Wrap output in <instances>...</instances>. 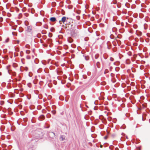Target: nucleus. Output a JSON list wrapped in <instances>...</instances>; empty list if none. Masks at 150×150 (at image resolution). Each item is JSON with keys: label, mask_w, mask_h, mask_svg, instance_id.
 I'll list each match as a JSON object with an SVG mask.
<instances>
[{"label": "nucleus", "mask_w": 150, "mask_h": 150, "mask_svg": "<svg viewBox=\"0 0 150 150\" xmlns=\"http://www.w3.org/2000/svg\"><path fill=\"white\" fill-rule=\"evenodd\" d=\"M25 47L26 48L28 49V48H30V46L28 45H25Z\"/></svg>", "instance_id": "obj_13"}, {"label": "nucleus", "mask_w": 150, "mask_h": 150, "mask_svg": "<svg viewBox=\"0 0 150 150\" xmlns=\"http://www.w3.org/2000/svg\"><path fill=\"white\" fill-rule=\"evenodd\" d=\"M61 22V21H59V23L61 24L60 23V22Z\"/></svg>", "instance_id": "obj_25"}, {"label": "nucleus", "mask_w": 150, "mask_h": 150, "mask_svg": "<svg viewBox=\"0 0 150 150\" xmlns=\"http://www.w3.org/2000/svg\"><path fill=\"white\" fill-rule=\"evenodd\" d=\"M9 41V39L8 38L6 39V40H5V42H7Z\"/></svg>", "instance_id": "obj_17"}, {"label": "nucleus", "mask_w": 150, "mask_h": 150, "mask_svg": "<svg viewBox=\"0 0 150 150\" xmlns=\"http://www.w3.org/2000/svg\"><path fill=\"white\" fill-rule=\"evenodd\" d=\"M26 30L28 32H30L32 30V27L31 26H28L27 27Z\"/></svg>", "instance_id": "obj_2"}, {"label": "nucleus", "mask_w": 150, "mask_h": 150, "mask_svg": "<svg viewBox=\"0 0 150 150\" xmlns=\"http://www.w3.org/2000/svg\"><path fill=\"white\" fill-rule=\"evenodd\" d=\"M84 57L86 60H88L89 59V57L88 56H85Z\"/></svg>", "instance_id": "obj_7"}, {"label": "nucleus", "mask_w": 150, "mask_h": 150, "mask_svg": "<svg viewBox=\"0 0 150 150\" xmlns=\"http://www.w3.org/2000/svg\"><path fill=\"white\" fill-rule=\"evenodd\" d=\"M30 53V51L29 50H27L26 51V53L27 54H29Z\"/></svg>", "instance_id": "obj_11"}, {"label": "nucleus", "mask_w": 150, "mask_h": 150, "mask_svg": "<svg viewBox=\"0 0 150 150\" xmlns=\"http://www.w3.org/2000/svg\"><path fill=\"white\" fill-rule=\"evenodd\" d=\"M44 27L45 28H46V29H47L48 28V26L46 25L44 26Z\"/></svg>", "instance_id": "obj_21"}, {"label": "nucleus", "mask_w": 150, "mask_h": 150, "mask_svg": "<svg viewBox=\"0 0 150 150\" xmlns=\"http://www.w3.org/2000/svg\"><path fill=\"white\" fill-rule=\"evenodd\" d=\"M66 20V17H64L62 18L61 21L63 23H64Z\"/></svg>", "instance_id": "obj_5"}, {"label": "nucleus", "mask_w": 150, "mask_h": 150, "mask_svg": "<svg viewBox=\"0 0 150 150\" xmlns=\"http://www.w3.org/2000/svg\"><path fill=\"white\" fill-rule=\"evenodd\" d=\"M113 59L112 58H110V60L112 61H113Z\"/></svg>", "instance_id": "obj_23"}, {"label": "nucleus", "mask_w": 150, "mask_h": 150, "mask_svg": "<svg viewBox=\"0 0 150 150\" xmlns=\"http://www.w3.org/2000/svg\"><path fill=\"white\" fill-rule=\"evenodd\" d=\"M68 41L70 43H71L72 42V40L71 39L70 40H69Z\"/></svg>", "instance_id": "obj_20"}, {"label": "nucleus", "mask_w": 150, "mask_h": 150, "mask_svg": "<svg viewBox=\"0 0 150 150\" xmlns=\"http://www.w3.org/2000/svg\"><path fill=\"white\" fill-rule=\"evenodd\" d=\"M52 113L54 115L56 113V111L55 110H52Z\"/></svg>", "instance_id": "obj_14"}, {"label": "nucleus", "mask_w": 150, "mask_h": 150, "mask_svg": "<svg viewBox=\"0 0 150 150\" xmlns=\"http://www.w3.org/2000/svg\"><path fill=\"white\" fill-rule=\"evenodd\" d=\"M25 25L27 26L28 24V22L27 21H25Z\"/></svg>", "instance_id": "obj_9"}, {"label": "nucleus", "mask_w": 150, "mask_h": 150, "mask_svg": "<svg viewBox=\"0 0 150 150\" xmlns=\"http://www.w3.org/2000/svg\"><path fill=\"white\" fill-rule=\"evenodd\" d=\"M96 65L97 67L98 68H99L100 67V63L99 62H97L96 63Z\"/></svg>", "instance_id": "obj_6"}, {"label": "nucleus", "mask_w": 150, "mask_h": 150, "mask_svg": "<svg viewBox=\"0 0 150 150\" xmlns=\"http://www.w3.org/2000/svg\"><path fill=\"white\" fill-rule=\"evenodd\" d=\"M28 86L30 88L31 87V83H29L28 84Z\"/></svg>", "instance_id": "obj_18"}, {"label": "nucleus", "mask_w": 150, "mask_h": 150, "mask_svg": "<svg viewBox=\"0 0 150 150\" xmlns=\"http://www.w3.org/2000/svg\"><path fill=\"white\" fill-rule=\"evenodd\" d=\"M48 115H50L49 114H48L47 115V117H48Z\"/></svg>", "instance_id": "obj_24"}, {"label": "nucleus", "mask_w": 150, "mask_h": 150, "mask_svg": "<svg viewBox=\"0 0 150 150\" xmlns=\"http://www.w3.org/2000/svg\"><path fill=\"white\" fill-rule=\"evenodd\" d=\"M15 50L17 51V52H18L19 51V50L17 48H15Z\"/></svg>", "instance_id": "obj_22"}, {"label": "nucleus", "mask_w": 150, "mask_h": 150, "mask_svg": "<svg viewBox=\"0 0 150 150\" xmlns=\"http://www.w3.org/2000/svg\"><path fill=\"white\" fill-rule=\"evenodd\" d=\"M50 20L52 22H54L56 21V19L55 17H52L50 18Z\"/></svg>", "instance_id": "obj_3"}, {"label": "nucleus", "mask_w": 150, "mask_h": 150, "mask_svg": "<svg viewBox=\"0 0 150 150\" xmlns=\"http://www.w3.org/2000/svg\"><path fill=\"white\" fill-rule=\"evenodd\" d=\"M66 49H67V48L66 47Z\"/></svg>", "instance_id": "obj_29"}, {"label": "nucleus", "mask_w": 150, "mask_h": 150, "mask_svg": "<svg viewBox=\"0 0 150 150\" xmlns=\"http://www.w3.org/2000/svg\"><path fill=\"white\" fill-rule=\"evenodd\" d=\"M44 118L45 116L43 115H40L39 117V120H43L44 119Z\"/></svg>", "instance_id": "obj_4"}, {"label": "nucleus", "mask_w": 150, "mask_h": 150, "mask_svg": "<svg viewBox=\"0 0 150 150\" xmlns=\"http://www.w3.org/2000/svg\"><path fill=\"white\" fill-rule=\"evenodd\" d=\"M66 49H67V48L66 47Z\"/></svg>", "instance_id": "obj_28"}, {"label": "nucleus", "mask_w": 150, "mask_h": 150, "mask_svg": "<svg viewBox=\"0 0 150 150\" xmlns=\"http://www.w3.org/2000/svg\"><path fill=\"white\" fill-rule=\"evenodd\" d=\"M3 21V18L1 17H0V21L2 22Z\"/></svg>", "instance_id": "obj_19"}, {"label": "nucleus", "mask_w": 150, "mask_h": 150, "mask_svg": "<svg viewBox=\"0 0 150 150\" xmlns=\"http://www.w3.org/2000/svg\"><path fill=\"white\" fill-rule=\"evenodd\" d=\"M47 128H49V127H48Z\"/></svg>", "instance_id": "obj_30"}, {"label": "nucleus", "mask_w": 150, "mask_h": 150, "mask_svg": "<svg viewBox=\"0 0 150 150\" xmlns=\"http://www.w3.org/2000/svg\"><path fill=\"white\" fill-rule=\"evenodd\" d=\"M48 135L50 138H53L54 137L55 134L53 132H50L49 133Z\"/></svg>", "instance_id": "obj_1"}, {"label": "nucleus", "mask_w": 150, "mask_h": 150, "mask_svg": "<svg viewBox=\"0 0 150 150\" xmlns=\"http://www.w3.org/2000/svg\"><path fill=\"white\" fill-rule=\"evenodd\" d=\"M71 46L72 47V45H71Z\"/></svg>", "instance_id": "obj_26"}, {"label": "nucleus", "mask_w": 150, "mask_h": 150, "mask_svg": "<svg viewBox=\"0 0 150 150\" xmlns=\"http://www.w3.org/2000/svg\"><path fill=\"white\" fill-rule=\"evenodd\" d=\"M60 139L62 141H63L65 139L64 137L63 136H61L60 137Z\"/></svg>", "instance_id": "obj_8"}, {"label": "nucleus", "mask_w": 150, "mask_h": 150, "mask_svg": "<svg viewBox=\"0 0 150 150\" xmlns=\"http://www.w3.org/2000/svg\"><path fill=\"white\" fill-rule=\"evenodd\" d=\"M13 67L15 68L17 67V64L16 63H13Z\"/></svg>", "instance_id": "obj_12"}, {"label": "nucleus", "mask_w": 150, "mask_h": 150, "mask_svg": "<svg viewBox=\"0 0 150 150\" xmlns=\"http://www.w3.org/2000/svg\"><path fill=\"white\" fill-rule=\"evenodd\" d=\"M38 137V138H39V137Z\"/></svg>", "instance_id": "obj_27"}, {"label": "nucleus", "mask_w": 150, "mask_h": 150, "mask_svg": "<svg viewBox=\"0 0 150 150\" xmlns=\"http://www.w3.org/2000/svg\"><path fill=\"white\" fill-rule=\"evenodd\" d=\"M99 57V55L98 54H96L95 56V59H97Z\"/></svg>", "instance_id": "obj_10"}, {"label": "nucleus", "mask_w": 150, "mask_h": 150, "mask_svg": "<svg viewBox=\"0 0 150 150\" xmlns=\"http://www.w3.org/2000/svg\"><path fill=\"white\" fill-rule=\"evenodd\" d=\"M26 58L27 59H30V56L28 55L26 56Z\"/></svg>", "instance_id": "obj_16"}, {"label": "nucleus", "mask_w": 150, "mask_h": 150, "mask_svg": "<svg viewBox=\"0 0 150 150\" xmlns=\"http://www.w3.org/2000/svg\"><path fill=\"white\" fill-rule=\"evenodd\" d=\"M54 28H51L50 29L51 31L52 32H54Z\"/></svg>", "instance_id": "obj_15"}]
</instances>
